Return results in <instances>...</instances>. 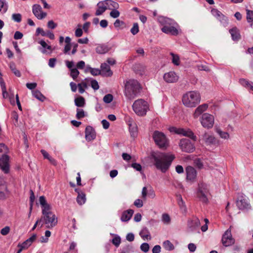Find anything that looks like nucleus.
Here are the masks:
<instances>
[{"instance_id":"25","label":"nucleus","mask_w":253,"mask_h":253,"mask_svg":"<svg viewBox=\"0 0 253 253\" xmlns=\"http://www.w3.org/2000/svg\"><path fill=\"white\" fill-rule=\"evenodd\" d=\"M75 191L78 193V195L77 197V202L80 205L84 204L86 201L85 194L82 192L79 189H75Z\"/></svg>"},{"instance_id":"59","label":"nucleus","mask_w":253,"mask_h":253,"mask_svg":"<svg viewBox=\"0 0 253 253\" xmlns=\"http://www.w3.org/2000/svg\"><path fill=\"white\" fill-rule=\"evenodd\" d=\"M134 205L136 206L137 208H141L143 206V203L142 200L139 199H136L134 202Z\"/></svg>"},{"instance_id":"40","label":"nucleus","mask_w":253,"mask_h":253,"mask_svg":"<svg viewBox=\"0 0 253 253\" xmlns=\"http://www.w3.org/2000/svg\"><path fill=\"white\" fill-rule=\"evenodd\" d=\"M78 87L79 92L82 94L85 91L84 89L87 88V84L86 83L82 82L81 83L78 84Z\"/></svg>"},{"instance_id":"41","label":"nucleus","mask_w":253,"mask_h":253,"mask_svg":"<svg viewBox=\"0 0 253 253\" xmlns=\"http://www.w3.org/2000/svg\"><path fill=\"white\" fill-rule=\"evenodd\" d=\"M80 72L76 68L71 69V70H70V76L75 81L76 80Z\"/></svg>"},{"instance_id":"14","label":"nucleus","mask_w":253,"mask_h":253,"mask_svg":"<svg viewBox=\"0 0 253 253\" xmlns=\"http://www.w3.org/2000/svg\"><path fill=\"white\" fill-rule=\"evenodd\" d=\"M222 242L225 247L230 246L234 243L235 240L232 237L230 229H227L223 235Z\"/></svg>"},{"instance_id":"49","label":"nucleus","mask_w":253,"mask_h":253,"mask_svg":"<svg viewBox=\"0 0 253 253\" xmlns=\"http://www.w3.org/2000/svg\"><path fill=\"white\" fill-rule=\"evenodd\" d=\"M162 220L165 224H168L170 223V218L168 214L164 213L162 215Z\"/></svg>"},{"instance_id":"37","label":"nucleus","mask_w":253,"mask_h":253,"mask_svg":"<svg viewBox=\"0 0 253 253\" xmlns=\"http://www.w3.org/2000/svg\"><path fill=\"white\" fill-rule=\"evenodd\" d=\"M163 246L167 251H170L174 249V245L169 240L164 241Z\"/></svg>"},{"instance_id":"4","label":"nucleus","mask_w":253,"mask_h":253,"mask_svg":"<svg viewBox=\"0 0 253 253\" xmlns=\"http://www.w3.org/2000/svg\"><path fill=\"white\" fill-rule=\"evenodd\" d=\"M141 86L135 80H129L125 84V94L128 99H134L140 92Z\"/></svg>"},{"instance_id":"62","label":"nucleus","mask_w":253,"mask_h":253,"mask_svg":"<svg viewBox=\"0 0 253 253\" xmlns=\"http://www.w3.org/2000/svg\"><path fill=\"white\" fill-rule=\"evenodd\" d=\"M47 26L51 29H54L57 27V24L54 23L53 20H50L47 23Z\"/></svg>"},{"instance_id":"13","label":"nucleus","mask_w":253,"mask_h":253,"mask_svg":"<svg viewBox=\"0 0 253 253\" xmlns=\"http://www.w3.org/2000/svg\"><path fill=\"white\" fill-rule=\"evenodd\" d=\"M211 12L212 15L214 16L223 26H227L228 24V19L226 16L217 9H212Z\"/></svg>"},{"instance_id":"9","label":"nucleus","mask_w":253,"mask_h":253,"mask_svg":"<svg viewBox=\"0 0 253 253\" xmlns=\"http://www.w3.org/2000/svg\"><path fill=\"white\" fill-rule=\"evenodd\" d=\"M153 139L160 147H165L168 145V140L165 135L159 131H155L153 134Z\"/></svg>"},{"instance_id":"18","label":"nucleus","mask_w":253,"mask_h":253,"mask_svg":"<svg viewBox=\"0 0 253 253\" xmlns=\"http://www.w3.org/2000/svg\"><path fill=\"white\" fill-rule=\"evenodd\" d=\"M186 178L188 180L193 181L197 176L196 170L191 166H188L186 169Z\"/></svg>"},{"instance_id":"45","label":"nucleus","mask_w":253,"mask_h":253,"mask_svg":"<svg viewBox=\"0 0 253 253\" xmlns=\"http://www.w3.org/2000/svg\"><path fill=\"white\" fill-rule=\"evenodd\" d=\"M112 242L116 247H118L121 243L120 237L117 235H115V237L112 239Z\"/></svg>"},{"instance_id":"17","label":"nucleus","mask_w":253,"mask_h":253,"mask_svg":"<svg viewBox=\"0 0 253 253\" xmlns=\"http://www.w3.org/2000/svg\"><path fill=\"white\" fill-rule=\"evenodd\" d=\"M33 13L39 19H42L46 16V13L42 11V8L39 4H34L33 6Z\"/></svg>"},{"instance_id":"24","label":"nucleus","mask_w":253,"mask_h":253,"mask_svg":"<svg viewBox=\"0 0 253 253\" xmlns=\"http://www.w3.org/2000/svg\"><path fill=\"white\" fill-rule=\"evenodd\" d=\"M100 68L101 72L102 73L103 76L110 77L112 75L113 72L111 70L109 65L107 63H104L101 64Z\"/></svg>"},{"instance_id":"60","label":"nucleus","mask_w":253,"mask_h":253,"mask_svg":"<svg viewBox=\"0 0 253 253\" xmlns=\"http://www.w3.org/2000/svg\"><path fill=\"white\" fill-rule=\"evenodd\" d=\"M65 64L67 68L70 70V71L71 70V69L75 68V67H74V62L73 61H70L67 60L65 61Z\"/></svg>"},{"instance_id":"30","label":"nucleus","mask_w":253,"mask_h":253,"mask_svg":"<svg viewBox=\"0 0 253 253\" xmlns=\"http://www.w3.org/2000/svg\"><path fill=\"white\" fill-rule=\"evenodd\" d=\"M133 211L132 210H128L126 211H125L122 215L121 220L122 221H128L131 217L133 213Z\"/></svg>"},{"instance_id":"20","label":"nucleus","mask_w":253,"mask_h":253,"mask_svg":"<svg viewBox=\"0 0 253 253\" xmlns=\"http://www.w3.org/2000/svg\"><path fill=\"white\" fill-rule=\"evenodd\" d=\"M36 239V235L33 234L31 237L27 239L21 244L18 245V248H21L23 250L28 249L32 244L35 241Z\"/></svg>"},{"instance_id":"51","label":"nucleus","mask_w":253,"mask_h":253,"mask_svg":"<svg viewBox=\"0 0 253 253\" xmlns=\"http://www.w3.org/2000/svg\"><path fill=\"white\" fill-rule=\"evenodd\" d=\"M22 16L19 13H14L12 15V19L14 21L19 23L21 21Z\"/></svg>"},{"instance_id":"22","label":"nucleus","mask_w":253,"mask_h":253,"mask_svg":"<svg viewBox=\"0 0 253 253\" xmlns=\"http://www.w3.org/2000/svg\"><path fill=\"white\" fill-rule=\"evenodd\" d=\"M97 9L95 12V15L97 16L102 14L107 9L108 7L105 0L99 1L97 4Z\"/></svg>"},{"instance_id":"61","label":"nucleus","mask_w":253,"mask_h":253,"mask_svg":"<svg viewBox=\"0 0 253 253\" xmlns=\"http://www.w3.org/2000/svg\"><path fill=\"white\" fill-rule=\"evenodd\" d=\"M85 66V62L84 61H80L77 63L76 65V68L77 69H83Z\"/></svg>"},{"instance_id":"39","label":"nucleus","mask_w":253,"mask_h":253,"mask_svg":"<svg viewBox=\"0 0 253 253\" xmlns=\"http://www.w3.org/2000/svg\"><path fill=\"white\" fill-rule=\"evenodd\" d=\"M3 181V179L0 176V199H4L5 198L4 190H5V187L2 185Z\"/></svg>"},{"instance_id":"44","label":"nucleus","mask_w":253,"mask_h":253,"mask_svg":"<svg viewBox=\"0 0 253 253\" xmlns=\"http://www.w3.org/2000/svg\"><path fill=\"white\" fill-rule=\"evenodd\" d=\"M216 132L222 138L228 139L229 137L228 133L227 132L222 131L220 129H217Z\"/></svg>"},{"instance_id":"1","label":"nucleus","mask_w":253,"mask_h":253,"mask_svg":"<svg viewBox=\"0 0 253 253\" xmlns=\"http://www.w3.org/2000/svg\"><path fill=\"white\" fill-rule=\"evenodd\" d=\"M39 202L42 209L43 215L40 221L43 220L46 228H53L57 223V218L55 215L51 211V206L47 203L45 197L43 196L40 197Z\"/></svg>"},{"instance_id":"43","label":"nucleus","mask_w":253,"mask_h":253,"mask_svg":"<svg viewBox=\"0 0 253 253\" xmlns=\"http://www.w3.org/2000/svg\"><path fill=\"white\" fill-rule=\"evenodd\" d=\"M170 55L172 56V62L175 65L178 66L180 64L179 57L177 54H174L173 53H170Z\"/></svg>"},{"instance_id":"29","label":"nucleus","mask_w":253,"mask_h":253,"mask_svg":"<svg viewBox=\"0 0 253 253\" xmlns=\"http://www.w3.org/2000/svg\"><path fill=\"white\" fill-rule=\"evenodd\" d=\"M109 50L107 45L105 44H100L97 45L95 48L96 52L98 54H105Z\"/></svg>"},{"instance_id":"32","label":"nucleus","mask_w":253,"mask_h":253,"mask_svg":"<svg viewBox=\"0 0 253 253\" xmlns=\"http://www.w3.org/2000/svg\"><path fill=\"white\" fill-rule=\"evenodd\" d=\"M139 235L142 238L145 239H150L151 236L148 229L146 227L143 228L139 233Z\"/></svg>"},{"instance_id":"23","label":"nucleus","mask_w":253,"mask_h":253,"mask_svg":"<svg viewBox=\"0 0 253 253\" xmlns=\"http://www.w3.org/2000/svg\"><path fill=\"white\" fill-rule=\"evenodd\" d=\"M39 43L42 46V47H39V49L42 53L45 54L51 52V46L48 45L44 41L41 40Z\"/></svg>"},{"instance_id":"5","label":"nucleus","mask_w":253,"mask_h":253,"mask_svg":"<svg viewBox=\"0 0 253 253\" xmlns=\"http://www.w3.org/2000/svg\"><path fill=\"white\" fill-rule=\"evenodd\" d=\"M200 101V94L196 91H189L183 95L182 102L188 107H195Z\"/></svg>"},{"instance_id":"48","label":"nucleus","mask_w":253,"mask_h":253,"mask_svg":"<svg viewBox=\"0 0 253 253\" xmlns=\"http://www.w3.org/2000/svg\"><path fill=\"white\" fill-rule=\"evenodd\" d=\"M113 99V96L111 94H107L105 95L103 97V101L106 103H110L112 101Z\"/></svg>"},{"instance_id":"6","label":"nucleus","mask_w":253,"mask_h":253,"mask_svg":"<svg viewBox=\"0 0 253 253\" xmlns=\"http://www.w3.org/2000/svg\"><path fill=\"white\" fill-rule=\"evenodd\" d=\"M6 151V146L0 143V169L5 173H8L9 171V157L5 155Z\"/></svg>"},{"instance_id":"46","label":"nucleus","mask_w":253,"mask_h":253,"mask_svg":"<svg viewBox=\"0 0 253 253\" xmlns=\"http://www.w3.org/2000/svg\"><path fill=\"white\" fill-rule=\"evenodd\" d=\"M131 34L133 35L137 34L139 32L138 24L137 23L133 24L132 27L130 29Z\"/></svg>"},{"instance_id":"2","label":"nucleus","mask_w":253,"mask_h":253,"mask_svg":"<svg viewBox=\"0 0 253 253\" xmlns=\"http://www.w3.org/2000/svg\"><path fill=\"white\" fill-rule=\"evenodd\" d=\"M151 157L154 160L155 166L163 173H165L169 169L175 158L172 154L161 152H153Z\"/></svg>"},{"instance_id":"33","label":"nucleus","mask_w":253,"mask_h":253,"mask_svg":"<svg viewBox=\"0 0 253 253\" xmlns=\"http://www.w3.org/2000/svg\"><path fill=\"white\" fill-rule=\"evenodd\" d=\"M239 82L241 85L246 87L248 88H250L252 90H253V83L249 82L244 79H241L239 80Z\"/></svg>"},{"instance_id":"38","label":"nucleus","mask_w":253,"mask_h":253,"mask_svg":"<svg viewBox=\"0 0 253 253\" xmlns=\"http://www.w3.org/2000/svg\"><path fill=\"white\" fill-rule=\"evenodd\" d=\"M33 95L38 100L43 101L45 97L39 90H34L32 91Z\"/></svg>"},{"instance_id":"52","label":"nucleus","mask_w":253,"mask_h":253,"mask_svg":"<svg viewBox=\"0 0 253 253\" xmlns=\"http://www.w3.org/2000/svg\"><path fill=\"white\" fill-rule=\"evenodd\" d=\"M129 131L131 136L134 137L136 136L137 128L135 126L130 125L129 126Z\"/></svg>"},{"instance_id":"19","label":"nucleus","mask_w":253,"mask_h":253,"mask_svg":"<svg viewBox=\"0 0 253 253\" xmlns=\"http://www.w3.org/2000/svg\"><path fill=\"white\" fill-rule=\"evenodd\" d=\"M85 139L88 141L94 140L96 137V134L94 129L90 126H87L85 128Z\"/></svg>"},{"instance_id":"47","label":"nucleus","mask_w":253,"mask_h":253,"mask_svg":"<svg viewBox=\"0 0 253 253\" xmlns=\"http://www.w3.org/2000/svg\"><path fill=\"white\" fill-rule=\"evenodd\" d=\"M115 28H119L122 27V29L125 27V23L124 21H121L119 19H117L114 23Z\"/></svg>"},{"instance_id":"35","label":"nucleus","mask_w":253,"mask_h":253,"mask_svg":"<svg viewBox=\"0 0 253 253\" xmlns=\"http://www.w3.org/2000/svg\"><path fill=\"white\" fill-rule=\"evenodd\" d=\"M105 1L107 3V5L108 7V9H118L119 7V4L113 0H105Z\"/></svg>"},{"instance_id":"28","label":"nucleus","mask_w":253,"mask_h":253,"mask_svg":"<svg viewBox=\"0 0 253 253\" xmlns=\"http://www.w3.org/2000/svg\"><path fill=\"white\" fill-rule=\"evenodd\" d=\"M203 139L207 145L214 144L216 142L215 138L212 136L205 133L203 135Z\"/></svg>"},{"instance_id":"50","label":"nucleus","mask_w":253,"mask_h":253,"mask_svg":"<svg viewBox=\"0 0 253 253\" xmlns=\"http://www.w3.org/2000/svg\"><path fill=\"white\" fill-rule=\"evenodd\" d=\"M85 116V113L84 111L81 109H77V114L76 118L78 119H81Z\"/></svg>"},{"instance_id":"3","label":"nucleus","mask_w":253,"mask_h":253,"mask_svg":"<svg viewBox=\"0 0 253 253\" xmlns=\"http://www.w3.org/2000/svg\"><path fill=\"white\" fill-rule=\"evenodd\" d=\"M158 21L163 27L161 30L165 34L172 36H177L179 33L177 24L172 19L169 18L160 16Z\"/></svg>"},{"instance_id":"11","label":"nucleus","mask_w":253,"mask_h":253,"mask_svg":"<svg viewBox=\"0 0 253 253\" xmlns=\"http://www.w3.org/2000/svg\"><path fill=\"white\" fill-rule=\"evenodd\" d=\"M200 121L204 127L211 128L213 126L214 119L212 115L209 113H204L202 115Z\"/></svg>"},{"instance_id":"56","label":"nucleus","mask_w":253,"mask_h":253,"mask_svg":"<svg viewBox=\"0 0 253 253\" xmlns=\"http://www.w3.org/2000/svg\"><path fill=\"white\" fill-rule=\"evenodd\" d=\"M7 4L5 0H0V11L2 8H4L5 11L7 10Z\"/></svg>"},{"instance_id":"55","label":"nucleus","mask_w":253,"mask_h":253,"mask_svg":"<svg viewBox=\"0 0 253 253\" xmlns=\"http://www.w3.org/2000/svg\"><path fill=\"white\" fill-rule=\"evenodd\" d=\"M90 73L92 75H93L94 76H96L101 75V74L100 70H99L98 68H92Z\"/></svg>"},{"instance_id":"63","label":"nucleus","mask_w":253,"mask_h":253,"mask_svg":"<svg viewBox=\"0 0 253 253\" xmlns=\"http://www.w3.org/2000/svg\"><path fill=\"white\" fill-rule=\"evenodd\" d=\"M56 62V58H52L49 59L48 61V66L51 68H54L55 67Z\"/></svg>"},{"instance_id":"34","label":"nucleus","mask_w":253,"mask_h":253,"mask_svg":"<svg viewBox=\"0 0 253 253\" xmlns=\"http://www.w3.org/2000/svg\"><path fill=\"white\" fill-rule=\"evenodd\" d=\"M75 104L78 107H83L85 105V99L82 96H79L75 99Z\"/></svg>"},{"instance_id":"21","label":"nucleus","mask_w":253,"mask_h":253,"mask_svg":"<svg viewBox=\"0 0 253 253\" xmlns=\"http://www.w3.org/2000/svg\"><path fill=\"white\" fill-rule=\"evenodd\" d=\"M178 134H181L183 136H187L194 140H196V136L190 129H184L183 128H178Z\"/></svg>"},{"instance_id":"16","label":"nucleus","mask_w":253,"mask_h":253,"mask_svg":"<svg viewBox=\"0 0 253 253\" xmlns=\"http://www.w3.org/2000/svg\"><path fill=\"white\" fill-rule=\"evenodd\" d=\"M163 79L168 83H174L178 80L179 77L174 72L170 71L164 74Z\"/></svg>"},{"instance_id":"53","label":"nucleus","mask_w":253,"mask_h":253,"mask_svg":"<svg viewBox=\"0 0 253 253\" xmlns=\"http://www.w3.org/2000/svg\"><path fill=\"white\" fill-rule=\"evenodd\" d=\"M120 12L117 10V9H112V10L110 13V15L111 17L116 18H118L120 16Z\"/></svg>"},{"instance_id":"36","label":"nucleus","mask_w":253,"mask_h":253,"mask_svg":"<svg viewBox=\"0 0 253 253\" xmlns=\"http://www.w3.org/2000/svg\"><path fill=\"white\" fill-rule=\"evenodd\" d=\"M247 12V20L250 23V26L252 27L253 25V10L246 9Z\"/></svg>"},{"instance_id":"27","label":"nucleus","mask_w":253,"mask_h":253,"mask_svg":"<svg viewBox=\"0 0 253 253\" xmlns=\"http://www.w3.org/2000/svg\"><path fill=\"white\" fill-rule=\"evenodd\" d=\"M208 107V105L207 104H203L200 105L196 108L193 114L194 118H197L201 114L207 109Z\"/></svg>"},{"instance_id":"54","label":"nucleus","mask_w":253,"mask_h":253,"mask_svg":"<svg viewBox=\"0 0 253 253\" xmlns=\"http://www.w3.org/2000/svg\"><path fill=\"white\" fill-rule=\"evenodd\" d=\"M140 249L142 251L146 253L149 250V245L147 243H142L140 246Z\"/></svg>"},{"instance_id":"58","label":"nucleus","mask_w":253,"mask_h":253,"mask_svg":"<svg viewBox=\"0 0 253 253\" xmlns=\"http://www.w3.org/2000/svg\"><path fill=\"white\" fill-rule=\"evenodd\" d=\"M131 167L137 171H141L142 169L141 166L138 163H133L131 164Z\"/></svg>"},{"instance_id":"12","label":"nucleus","mask_w":253,"mask_h":253,"mask_svg":"<svg viewBox=\"0 0 253 253\" xmlns=\"http://www.w3.org/2000/svg\"><path fill=\"white\" fill-rule=\"evenodd\" d=\"M179 146L183 152L192 153L195 150V146L191 141L187 138H183L180 140Z\"/></svg>"},{"instance_id":"7","label":"nucleus","mask_w":253,"mask_h":253,"mask_svg":"<svg viewBox=\"0 0 253 253\" xmlns=\"http://www.w3.org/2000/svg\"><path fill=\"white\" fill-rule=\"evenodd\" d=\"M133 111L140 116L145 115L149 109L148 102L142 99L135 100L132 106Z\"/></svg>"},{"instance_id":"57","label":"nucleus","mask_w":253,"mask_h":253,"mask_svg":"<svg viewBox=\"0 0 253 253\" xmlns=\"http://www.w3.org/2000/svg\"><path fill=\"white\" fill-rule=\"evenodd\" d=\"M91 86L94 90H97L99 88L98 82L95 80H92L91 81Z\"/></svg>"},{"instance_id":"26","label":"nucleus","mask_w":253,"mask_h":253,"mask_svg":"<svg viewBox=\"0 0 253 253\" xmlns=\"http://www.w3.org/2000/svg\"><path fill=\"white\" fill-rule=\"evenodd\" d=\"M36 35H39L41 34L42 36H46L51 40L54 39V35L49 31H44L42 28H38L36 30Z\"/></svg>"},{"instance_id":"42","label":"nucleus","mask_w":253,"mask_h":253,"mask_svg":"<svg viewBox=\"0 0 253 253\" xmlns=\"http://www.w3.org/2000/svg\"><path fill=\"white\" fill-rule=\"evenodd\" d=\"M9 67L12 72L14 74V75L18 77H20L21 76V73L20 71L17 70L15 67V65L14 63H11L10 64Z\"/></svg>"},{"instance_id":"31","label":"nucleus","mask_w":253,"mask_h":253,"mask_svg":"<svg viewBox=\"0 0 253 253\" xmlns=\"http://www.w3.org/2000/svg\"><path fill=\"white\" fill-rule=\"evenodd\" d=\"M232 38L234 41H238L240 39L239 31L236 27H234L229 30Z\"/></svg>"},{"instance_id":"8","label":"nucleus","mask_w":253,"mask_h":253,"mask_svg":"<svg viewBox=\"0 0 253 253\" xmlns=\"http://www.w3.org/2000/svg\"><path fill=\"white\" fill-rule=\"evenodd\" d=\"M209 189L208 185L205 183L199 184L198 189L197 192V197L200 201L203 203H207L208 201V195Z\"/></svg>"},{"instance_id":"10","label":"nucleus","mask_w":253,"mask_h":253,"mask_svg":"<svg viewBox=\"0 0 253 253\" xmlns=\"http://www.w3.org/2000/svg\"><path fill=\"white\" fill-rule=\"evenodd\" d=\"M236 206L240 210H248L251 208L249 199L244 194H241L238 197Z\"/></svg>"},{"instance_id":"64","label":"nucleus","mask_w":253,"mask_h":253,"mask_svg":"<svg viewBox=\"0 0 253 253\" xmlns=\"http://www.w3.org/2000/svg\"><path fill=\"white\" fill-rule=\"evenodd\" d=\"M9 227L8 226H5L1 230L0 233L2 235H6L9 232Z\"/></svg>"},{"instance_id":"15","label":"nucleus","mask_w":253,"mask_h":253,"mask_svg":"<svg viewBox=\"0 0 253 253\" xmlns=\"http://www.w3.org/2000/svg\"><path fill=\"white\" fill-rule=\"evenodd\" d=\"M187 225L189 231L191 232L197 231L200 225V220L197 217H193L188 220Z\"/></svg>"}]
</instances>
